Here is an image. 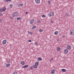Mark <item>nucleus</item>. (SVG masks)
I'll return each mask as SVG.
<instances>
[{
	"label": "nucleus",
	"mask_w": 74,
	"mask_h": 74,
	"mask_svg": "<svg viewBox=\"0 0 74 74\" xmlns=\"http://www.w3.org/2000/svg\"><path fill=\"white\" fill-rule=\"evenodd\" d=\"M25 63L24 61H22L21 63V64H22V65H24L25 64Z\"/></svg>",
	"instance_id": "obj_18"
},
{
	"label": "nucleus",
	"mask_w": 74,
	"mask_h": 74,
	"mask_svg": "<svg viewBox=\"0 0 74 74\" xmlns=\"http://www.w3.org/2000/svg\"><path fill=\"white\" fill-rule=\"evenodd\" d=\"M34 23V19H32L30 21L29 23L30 24H31V25L33 24V23Z\"/></svg>",
	"instance_id": "obj_3"
},
{
	"label": "nucleus",
	"mask_w": 74,
	"mask_h": 74,
	"mask_svg": "<svg viewBox=\"0 0 74 74\" xmlns=\"http://www.w3.org/2000/svg\"><path fill=\"white\" fill-rule=\"evenodd\" d=\"M2 10L3 11H5V10H6V8H5V7L3 8L2 9Z\"/></svg>",
	"instance_id": "obj_16"
},
{
	"label": "nucleus",
	"mask_w": 74,
	"mask_h": 74,
	"mask_svg": "<svg viewBox=\"0 0 74 74\" xmlns=\"http://www.w3.org/2000/svg\"><path fill=\"white\" fill-rule=\"evenodd\" d=\"M23 4L21 3V4H19V5H18V7H23Z\"/></svg>",
	"instance_id": "obj_9"
},
{
	"label": "nucleus",
	"mask_w": 74,
	"mask_h": 74,
	"mask_svg": "<svg viewBox=\"0 0 74 74\" xmlns=\"http://www.w3.org/2000/svg\"><path fill=\"white\" fill-rule=\"evenodd\" d=\"M3 9H0V12H3Z\"/></svg>",
	"instance_id": "obj_32"
},
{
	"label": "nucleus",
	"mask_w": 74,
	"mask_h": 74,
	"mask_svg": "<svg viewBox=\"0 0 74 74\" xmlns=\"http://www.w3.org/2000/svg\"><path fill=\"white\" fill-rule=\"evenodd\" d=\"M35 1L37 4H40V0H35Z\"/></svg>",
	"instance_id": "obj_6"
},
{
	"label": "nucleus",
	"mask_w": 74,
	"mask_h": 74,
	"mask_svg": "<svg viewBox=\"0 0 74 74\" xmlns=\"http://www.w3.org/2000/svg\"><path fill=\"white\" fill-rule=\"evenodd\" d=\"M13 74H18V73L16 71H15L14 73Z\"/></svg>",
	"instance_id": "obj_30"
},
{
	"label": "nucleus",
	"mask_w": 74,
	"mask_h": 74,
	"mask_svg": "<svg viewBox=\"0 0 74 74\" xmlns=\"http://www.w3.org/2000/svg\"><path fill=\"white\" fill-rule=\"evenodd\" d=\"M9 6L11 8H12L13 7V5H12V4H11Z\"/></svg>",
	"instance_id": "obj_23"
},
{
	"label": "nucleus",
	"mask_w": 74,
	"mask_h": 74,
	"mask_svg": "<svg viewBox=\"0 0 74 74\" xmlns=\"http://www.w3.org/2000/svg\"><path fill=\"white\" fill-rule=\"evenodd\" d=\"M67 48L68 49H71V47L70 45H68L67 46Z\"/></svg>",
	"instance_id": "obj_5"
},
{
	"label": "nucleus",
	"mask_w": 74,
	"mask_h": 74,
	"mask_svg": "<svg viewBox=\"0 0 74 74\" xmlns=\"http://www.w3.org/2000/svg\"><path fill=\"white\" fill-rule=\"evenodd\" d=\"M38 61H41L42 60V58H38Z\"/></svg>",
	"instance_id": "obj_17"
},
{
	"label": "nucleus",
	"mask_w": 74,
	"mask_h": 74,
	"mask_svg": "<svg viewBox=\"0 0 74 74\" xmlns=\"http://www.w3.org/2000/svg\"><path fill=\"white\" fill-rule=\"evenodd\" d=\"M36 26L34 25L33 26V27L32 28V30H34V29H36Z\"/></svg>",
	"instance_id": "obj_13"
},
{
	"label": "nucleus",
	"mask_w": 74,
	"mask_h": 74,
	"mask_svg": "<svg viewBox=\"0 0 74 74\" xmlns=\"http://www.w3.org/2000/svg\"><path fill=\"white\" fill-rule=\"evenodd\" d=\"M29 67V65H26L25 66L22 67V68H27Z\"/></svg>",
	"instance_id": "obj_11"
},
{
	"label": "nucleus",
	"mask_w": 74,
	"mask_h": 74,
	"mask_svg": "<svg viewBox=\"0 0 74 74\" xmlns=\"http://www.w3.org/2000/svg\"><path fill=\"white\" fill-rule=\"evenodd\" d=\"M66 16H70V14H69V13H67L66 14Z\"/></svg>",
	"instance_id": "obj_20"
},
{
	"label": "nucleus",
	"mask_w": 74,
	"mask_h": 74,
	"mask_svg": "<svg viewBox=\"0 0 74 74\" xmlns=\"http://www.w3.org/2000/svg\"><path fill=\"white\" fill-rule=\"evenodd\" d=\"M11 66V65L10 64H6V67H10V66Z\"/></svg>",
	"instance_id": "obj_10"
},
{
	"label": "nucleus",
	"mask_w": 74,
	"mask_h": 74,
	"mask_svg": "<svg viewBox=\"0 0 74 74\" xmlns=\"http://www.w3.org/2000/svg\"><path fill=\"white\" fill-rule=\"evenodd\" d=\"M28 14V12H26V13H25V14Z\"/></svg>",
	"instance_id": "obj_45"
},
{
	"label": "nucleus",
	"mask_w": 74,
	"mask_h": 74,
	"mask_svg": "<svg viewBox=\"0 0 74 74\" xmlns=\"http://www.w3.org/2000/svg\"><path fill=\"white\" fill-rule=\"evenodd\" d=\"M58 33H59V32L56 31L54 32V34H55V35H58Z\"/></svg>",
	"instance_id": "obj_12"
},
{
	"label": "nucleus",
	"mask_w": 74,
	"mask_h": 74,
	"mask_svg": "<svg viewBox=\"0 0 74 74\" xmlns=\"http://www.w3.org/2000/svg\"><path fill=\"white\" fill-rule=\"evenodd\" d=\"M35 64H36V66H38V62H36L35 63Z\"/></svg>",
	"instance_id": "obj_27"
},
{
	"label": "nucleus",
	"mask_w": 74,
	"mask_h": 74,
	"mask_svg": "<svg viewBox=\"0 0 74 74\" xmlns=\"http://www.w3.org/2000/svg\"><path fill=\"white\" fill-rule=\"evenodd\" d=\"M20 19H21V17H17V20H20Z\"/></svg>",
	"instance_id": "obj_24"
},
{
	"label": "nucleus",
	"mask_w": 74,
	"mask_h": 74,
	"mask_svg": "<svg viewBox=\"0 0 74 74\" xmlns=\"http://www.w3.org/2000/svg\"><path fill=\"white\" fill-rule=\"evenodd\" d=\"M8 63H10V62H11V61H10V60H8L7 61Z\"/></svg>",
	"instance_id": "obj_29"
},
{
	"label": "nucleus",
	"mask_w": 74,
	"mask_h": 74,
	"mask_svg": "<svg viewBox=\"0 0 74 74\" xmlns=\"http://www.w3.org/2000/svg\"><path fill=\"white\" fill-rule=\"evenodd\" d=\"M48 2L49 3V4H51V2H50V1H48Z\"/></svg>",
	"instance_id": "obj_43"
},
{
	"label": "nucleus",
	"mask_w": 74,
	"mask_h": 74,
	"mask_svg": "<svg viewBox=\"0 0 74 74\" xmlns=\"http://www.w3.org/2000/svg\"><path fill=\"white\" fill-rule=\"evenodd\" d=\"M55 73V70H53L51 71L50 74H54Z\"/></svg>",
	"instance_id": "obj_4"
},
{
	"label": "nucleus",
	"mask_w": 74,
	"mask_h": 74,
	"mask_svg": "<svg viewBox=\"0 0 74 74\" xmlns=\"http://www.w3.org/2000/svg\"><path fill=\"white\" fill-rule=\"evenodd\" d=\"M42 16V18H44V17H45V15L43 14Z\"/></svg>",
	"instance_id": "obj_31"
},
{
	"label": "nucleus",
	"mask_w": 74,
	"mask_h": 74,
	"mask_svg": "<svg viewBox=\"0 0 74 74\" xmlns=\"http://www.w3.org/2000/svg\"><path fill=\"white\" fill-rule=\"evenodd\" d=\"M33 67H30V70H33Z\"/></svg>",
	"instance_id": "obj_36"
},
{
	"label": "nucleus",
	"mask_w": 74,
	"mask_h": 74,
	"mask_svg": "<svg viewBox=\"0 0 74 74\" xmlns=\"http://www.w3.org/2000/svg\"><path fill=\"white\" fill-rule=\"evenodd\" d=\"M28 42H32V40H28Z\"/></svg>",
	"instance_id": "obj_37"
},
{
	"label": "nucleus",
	"mask_w": 74,
	"mask_h": 74,
	"mask_svg": "<svg viewBox=\"0 0 74 74\" xmlns=\"http://www.w3.org/2000/svg\"><path fill=\"white\" fill-rule=\"evenodd\" d=\"M37 42H36L35 43H34V44L35 45H37Z\"/></svg>",
	"instance_id": "obj_33"
},
{
	"label": "nucleus",
	"mask_w": 74,
	"mask_h": 74,
	"mask_svg": "<svg viewBox=\"0 0 74 74\" xmlns=\"http://www.w3.org/2000/svg\"><path fill=\"white\" fill-rule=\"evenodd\" d=\"M64 53H67L69 52V50H68L67 49H65L64 51Z\"/></svg>",
	"instance_id": "obj_8"
},
{
	"label": "nucleus",
	"mask_w": 74,
	"mask_h": 74,
	"mask_svg": "<svg viewBox=\"0 0 74 74\" xmlns=\"http://www.w3.org/2000/svg\"><path fill=\"white\" fill-rule=\"evenodd\" d=\"M14 14L15 16H17L18 14V13L17 12H15V13H14Z\"/></svg>",
	"instance_id": "obj_19"
},
{
	"label": "nucleus",
	"mask_w": 74,
	"mask_h": 74,
	"mask_svg": "<svg viewBox=\"0 0 74 74\" xmlns=\"http://www.w3.org/2000/svg\"><path fill=\"white\" fill-rule=\"evenodd\" d=\"M57 41H59L60 39L59 38H57Z\"/></svg>",
	"instance_id": "obj_34"
},
{
	"label": "nucleus",
	"mask_w": 74,
	"mask_h": 74,
	"mask_svg": "<svg viewBox=\"0 0 74 74\" xmlns=\"http://www.w3.org/2000/svg\"><path fill=\"white\" fill-rule=\"evenodd\" d=\"M0 23H1V22H2V19H0Z\"/></svg>",
	"instance_id": "obj_38"
},
{
	"label": "nucleus",
	"mask_w": 74,
	"mask_h": 74,
	"mask_svg": "<svg viewBox=\"0 0 74 74\" xmlns=\"http://www.w3.org/2000/svg\"><path fill=\"white\" fill-rule=\"evenodd\" d=\"M6 42H7V40H3L2 42L3 44H5Z\"/></svg>",
	"instance_id": "obj_7"
},
{
	"label": "nucleus",
	"mask_w": 74,
	"mask_h": 74,
	"mask_svg": "<svg viewBox=\"0 0 74 74\" xmlns=\"http://www.w3.org/2000/svg\"><path fill=\"white\" fill-rule=\"evenodd\" d=\"M11 0H8V1H11Z\"/></svg>",
	"instance_id": "obj_44"
},
{
	"label": "nucleus",
	"mask_w": 74,
	"mask_h": 74,
	"mask_svg": "<svg viewBox=\"0 0 74 74\" xmlns=\"http://www.w3.org/2000/svg\"><path fill=\"white\" fill-rule=\"evenodd\" d=\"M37 23H41V21L40 20H38Z\"/></svg>",
	"instance_id": "obj_26"
},
{
	"label": "nucleus",
	"mask_w": 74,
	"mask_h": 74,
	"mask_svg": "<svg viewBox=\"0 0 74 74\" xmlns=\"http://www.w3.org/2000/svg\"><path fill=\"white\" fill-rule=\"evenodd\" d=\"M33 67L34 69H36L37 67V66L36 64H35L33 65Z\"/></svg>",
	"instance_id": "obj_14"
},
{
	"label": "nucleus",
	"mask_w": 74,
	"mask_h": 74,
	"mask_svg": "<svg viewBox=\"0 0 74 74\" xmlns=\"http://www.w3.org/2000/svg\"><path fill=\"white\" fill-rule=\"evenodd\" d=\"M4 1H5V2H7V1H8V0H4Z\"/></svg>",
	"instance_id": "obj_39"
},
{
	"label": "nucleus",
	"mask_w": 74,
	"mask_h": 74,
	"mask_svg": "<svg viewBox=\"0 0 74 74\" xmlns=\"http://www.w3.org/2000/svg\"><path fill=\"white\" fill-rule=\"evenodd\" d=\"M53 21H51V23H53Z\"/></svg>",
	"instance_id": "obj_42"
},
{
	"label": "nucleus",
	"mask_w": 74,
	"mask_h": 74,
	"mask_svg": "<svg viewBox=\"0 0 74 74\" xmlns=\"http://www.w3.org/2000/svg\"><path fill=\"white\" fill-rule=\"evenodd\" d=\"M57 51H60V47H57Z\"/></svg>",
	"instance_id": "obj_21"
},
{
	"label": "nucleus",
	"mask_w": 74,
	"mask_h": 74,
	"mask_svg": "<svg viewBox=\"0 0 74 74\" xmlns=\"http://www.w3.org/2000/svg\"><path fill=\"white\" fill-rule=\"evenodd\" d=\"M10 18L11 19H13V18H12V17H10Z\"/></svg>",
	"instance_id": "obj_41"
},
{
	"label": "nucleus",
	"mask_w": 74,
	"mask_h": 74,
	"mask_svg": "<svg viewBox=\"0 0 74 74\" xmlns=\"http://www.w3.org/2000/svg\"><path fill=\"white\" fill-rule=\"evenodd\" d=\"M39 31L40 32H43V30L41 29H40L39 30Z\"/></svg>",
	"instance_id": "obj_25"
},
{
	"label": "nucleus",
	"mask_w": 74,
	"mask_h": 74,
	"mask_svg": "<svg viewBox=\"0 0 74 74\" xmlns=\"http://www.w3.org/2000/svg\"><path fill=\"white\" fill-rule=\"evenodd\" d=\"M70 34L72 36L74 35V30L71 29L70 31Z\"/></svg>",
	"instance_id": "obj_2"
},
{
	"label": "nucleus",
	"mask_w": 74,
	"mask_h": 74,
	"mask_svg": "<svg viewBox=\"0 0 74 74\" xmlns=\"http://www.w3.org/2000/svg\"><path fill=\"white\" fill-rule=\"evenodd\" d=\"M28 33L29 34H31V35H32V34H33V33H32V32H30L29 31H28Z\"/></svg>",
	"instance_id": "obj_22"
},
{
	"label": "nucleus",
	"mask_w": 74,
	"mask_h": 74,
	"mask_svg": "<svg viewBox=\"0 0 74 74\" xmlns=\"http://www.w3.org/2000/svg\"><path fill=\"white\" fill-rule=\"evenodd\" d=\"M12 16H13V17H15V15L14 13L12 14Z\"/></svg>",
	"instance_id": "obj_28"
},
{
	"label": "nucleus",
	"mask_w": 74,
	"mask_h": 74,
	"mask_svg": "<svg viewBox=\"0 0 74 74\" xmlns=\"http://www.w3.org/2000/svg\"><path fill=\"white\" fill-rule=\"evenodd\" d=\"M2 13H0V16H2Z\"/></svg>",
	"instance_id": "obj_40"
},
{
	"label": "nucleus",
	"mask_w": 74,
	"mask_h": 74,
	"mask_svg": "<svg viewBox=\"0 0 74 74\" xmlns=\"http://www.w3.org/2000/svg\"><path fill=\"white\" fill-rule=\"evenodd\" d=\"M49 16H52L54 15V13L53 11H51L48 14Z\"/></svg>",
	"instance_id": "obj_1"
},
{
	"label": "nucleus",
	"mask_w": 74,
	"mask_h": 74,
	"mask_svg": "<svg viewBox=\"0 0 74 74\" xmlns=\"http://www.w3.org/2000/svg\"><path fill=\"white\" fill-rule=\"evenodd\" d=\"M61 71H62V72H66V70L64 69H62L61 70Z\"/></svg>",
	"instance_id": "obj_15"
},
{
	"label": "nucleus",
	"mask_w": 74,
	"mask_h": 74,
	"mask_svg": "<svg viewBox=\"0 0 74 74\" xmlns=\"http://www.w3.org/2000/svg\"><path fill=\"white\" fill-rule=\"evenodd\" d=\"M53 58H52L51 59H50V61L51 62V61L53 60Z\"/></svg>",
	"instance_id": "obj_35"
}]
</instances>
